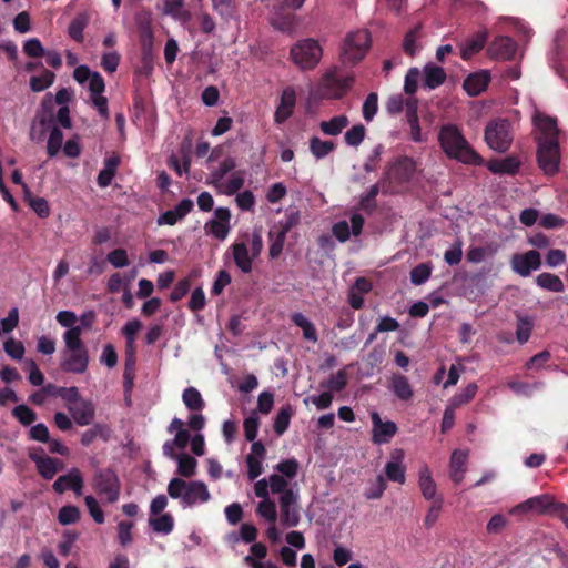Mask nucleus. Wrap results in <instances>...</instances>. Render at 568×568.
<instances>
[{"label":"nucleus","instance_id":"f257e3e1","mask_svg":"<svg viewBox=\"0 0 568 568\" xmlns=\"http://www.w3.org/2000/svg\"><path fill=\"white\" fill-rule=\"evenodd\" d=\"M438 143L445 155L467 165H484L483 156L470 145L462 130L453 123L443 124L438 133Z\"/></svg>","mask_w":568,"mask_h":568},{"label":"nucleus","instance_id":"f03ea898","mask_svg":"<svg viewBox=\"0 0 568 568\" xmlns=\"http://www.w3.org/2000/svg\"><path fill=\"white\" fill-rule=\"evenodd\" d=\"M416 171L415 161L409 156L397 158L389 164L382 178V192L395 193V186L409 182Z\"/></svg>","mask_w":568,"mask_h":568},{"label":"nucleus","instance_id":"7ed1b4c3","mask_svg":"<svg viewBox=\"0 0 568 568\" xmlns=\"http://www.w3.org/2000/svg\"><path fill=\"white\" fill-rule=\"evenodd\" d=\"M323 57V48L313 38L297 41L290 50L292 62L302 71L313 70Z\"/></svg>","mask_w":568,"mask_h":568},{"label":"nucleus","instance_id":"20e7f679","mask_svg":"<svg viewBox=\"0 0 568 568\" xmlns=\"http://www.w3.org/2000/svg\"><path fill=\"white\" fill-rule=\"evenodd\" d=\"M371 47V34L367 30L349 32L343 42L341 61L343 64L354 65L364 59Z\"/></svg>","mask_w":568,"mask_h":568},{"label":"nucleus","instance_id":"39448f33","mask_svg":"<svg viewBox=\"0 0 568 568\" xmlns=\"http://www.w3.org/2000/svg\"><path fill=\"white\" fill-rule=\"evenodd\" d=\"M487 145L497 152H506L513 143L511 124L507 119L490 120L484 132Z\"/></svg>","mask_w":568,"mask_h":568},{"label":"nucleus","instance_id":"423d86ee","mask_svg":"<svg viewBox=\"0 0 568 568\" xmlns=\"http://www.w3.org/2000/svg\"><path fill=\"white\" fill-rule=\"evenodd\" d=\"M54 123V101L52 93H47L30 128V139L42 142Z\"/></svg>","mask_w":568,"mask_h":568},{"label":"nucleus","instance_id":"0eeeda50","mask_svg":"<svg viewBox=\"0 0 568 568\" xmlns=\"http://www.w3.org/2000/svg\"><path fill=\"white\" fill-rule=\"evenodd\" d=\"M92 488L100 497H104L109 504H114L120 497L121 483L113 469H98L92 478Z\"/></svg>","mask_w":568,"mask_h":568},{"label":"nucleus","instance_id":"6e6552de","mask_svg":"<svg viewBox=\"0 0 568 568\" xmlns=\"http://www.w3.org/2000/svg\"><path fill=\"white\" fill-rule=\"evenodd\" d=\"M537 162L547 175L558 172L560 162L558 138L538 139Z\"/></svg>","mask_w":568,"mask_h":568},{"label":"nucleus","instance_id":"1a4fd4ad","mask_svg":"<svg viewBox=\"0 0 568 568\" xmlns=\"http://www.w3.org/2000/svg\"><path fill=\"white\" fill-rule=\"evenodd\" d=\"M353 74L338 75L335 71L327 72L320 82V93L324 99H342L353 87Z\"/></svg>","mask_w":568,"mask_h":568},{"label":"nucleus","instance_id":"9d476101","mask_svg":"<svg viewBox=\"0 0 568 568\" xmlns=\"http://www.w3.org/2000/svg\"><path fill=\"white\" fill-rule=\"evenodd\" d=\"M510 268L521 277H528L534 271L541 267V255L537 250H529L525 253H515L509 260Z\"/></svg>","mask_w":568,"mask_h":568},{"label":"nucleus","instance_id":"9b49d317","mask_svg":"<svg viewBox=\"0 0 568 568\" xmlns=\"http://www.w3.org/2000/svg\"><path fill=\"white\" fill-rule=\"evenodd\" d=\"M297 501L298 495L293 490H287L280 496V520L282 526L296 527L300 524L301 514Z\"/></svg>","mask_w":568,"mask_h":568},{"label":"nucleus","instance_id":"f8f14e48","mask_svg":"<svg viewBox=\"0 0 568 568\" xmlns=\"http://www.w3.org/2000/svg\"><path fill=\"white\" fill-rule=\"evenodd\" d=\"M372 419V442L376 445L387 444L398 430L397 425L392 422H383L377 412H373Z\"/></svg>","mask_w":568,"mask_h":568},{"label":"nucleus","instance_id":"ddd939ff","mask_svg":"<svg viewBox=\"0 0 568 568\" xmlns=\"http://www.w3.org/2000/svg\"><path fill=\"white\" fill-rule=\"evenodd\" d=\"M554 505V498L548 494H544L528 498L527 500L514 506L509 510V514L514 516L528 513L544 514Z\"/></svg>","mask_w":568,"mask_h":568},{"label":"nucleus","instance_id":"4468645a","mask_svg":"<svg viewBox=\"0 0 568 568\" xmlns=\"http://www.w3.org/2000/svg\"><path fill=\"white\" fill-rule=\"evenodd\" d=\"M89 365V352L88 348L77 351H64L63 358L60 363V367L63 372L82 374L87 371Z\"/></svg>","mask_w":568,"mask_h":568},{"label":"nucleus","instance_id":"2eb2a0df","mask_svg":"<svg viewBox=\"0 0 568 568\" xmlns=\"http://www.w3.org/2000/svg\"><path fill=\"white\" fill-rule=\"evenodd\" d=\"M83 485L84 481L81 471L78 468H71L68 474L57 478L52 488L57 494H63L67 489H71L77 496H81Z\"/></svg>","mask_w":568,"mask_h":568},{"label":"nucleus","instance_id":"dca6fc26","mask_svg":"<svg viewBox=\"0 0 568 568\" xmlns=\"http://www.w3.org/2000/svg\"><path fill=\"white\" fill-rule=\"evenodd\" d=\"M296 105V92L293 87H286L281 94L280 103L274 113V121L277 124L286 122L294 113Z\"/></svg>","mask_w":568,"mask_h":568},{"label":"nucleus","instance_id":"f3484780","mask_svg":"<svg viewBox=\"0 0 568 568\" xmlns=\"http://www.w3.org/2000/svg\"><path fill=\"white\" fill-rule=\"evenodd\" d=\"M517 51L516 42L507 36H498L488 47V53L491 58L498 60H511Z\"/></svg>","mask_w":568,"mask_h":568},{"label":"nucleus","instance_id":"a211bd4d","mask_svg":"<svg viewBox=\"0 0 568 568\" xmlns=\"http://www.w3.org/2000/svg\"><path fill=\"white\" fill-rule=\"evenodd\" d=\"M29 458L36 464L38 473L47 480L52 479L59 471L60 462L55 458L44 455V450L30 452Z\"/></svg>","mask_w":568,"mask_h":568},{"label":"nucleus","instance_id":"6ab92c4d","mask_svg":"<svg viewBox=\"0 0 568 568\" xmlns=\"http://www.w3.org/2000/svg\"><path fill=\"white\" fill-rule=\"evenodd\" d=\"M211 494L207 486L201 480L189 481L186 490L184 491L182 505L184 507H192L196 504L207 503Z\"/></svg>","mask_w":568,"mask_h":568},{"label":"nucleus","instance_id":"aec40b11","mask_svg":"<svg viewBox=\"0 0 568 568\" xmlns=\"http://www.w3.org/2000/svg\"><path fill=\"white\" fill-rule=\"evenodd\" d=\"M214 215L215 219L209 221L205 229L216 239L224 240L230 232L231 212L227 207H217Z\"/></svg>","mask_w":568,"mask_h":568},{"label":"nucleus","instance_id":"412c9836","mask_svg":"<svg viewBox=\"0 0 568 568\" xmlns=\"http://www.w3.org/2000/svg\"><path fill=\"white\" fill-rule=\"evenodd\" d=\"M68 410L79 426L90 425L95 417V407L92 402L81 398L77 404L68 405Z\"/></svg>","mask_w":568,"mask_h":568},{"label":"nucleus","instance_id":"4be33fe9","mask_svg":"<svg viewBox=\"0 0 568 568\" xmlns=\"http://www.w3.org/2000/svg\"><path fill=\"white\" fill-rule=\"evenodd\" d=\"M521 161L516 155H508L504 159H494L486 163L487 169L494 174L515 175L518 173Z\"/></svg>","mask_w":568,"mask_h":568},{"label":"nucleus","instance_id":"5701e85b","mask_svg":"<svg viewBox=\"0 0 568 568\" xmlns=\"http://www.w3.org/2000/svg\"><path fill=\"white\" fill-rule=\"evenodd\" d=\"M490 82V74L488 71H479L470 73L463 83L464 90L470 97H477L484 92Z\"/></svg>","mask_w":568,"mask_h":568},{"label":"nucleus","instance_id":"b1692460","mask_svg":"<svg viewBox=\"0 0 568 568\" xmlns=\"http://www.w3.org/2000/svg\"><path fill=\"white\" fill-rule=\"evenodd\" d=\"M233 260L235 265L243 272L252 271L253 257L250 255L248 247L245 242H235L232 245Z\"/></svg>","mask_w":568,"mask_h":568},{"label":"nucleus","instance_id":"393cba45","mask_svg":"<svg viewBox=\"0 0 568 568\" xmlns=\"http://www.w3.org/2000/svg\"><path fill=\"white\" fill-rule=\"evenodd\" d=\"M23 197L40 219H45L50 215L51 211L48 201L44 197L34 196L28 185H23Z\"/></svg>","mask_w":568,"mask_h":568},{"label":"nucleus","instance_id":"a878e982","mask_svg":"<svg viewBox=\"0 0 568 568\" xmlns=\"http://www.w3.org/2000/svg\"><path fill=\"white\" fill-rule=\"evenodd\" d=\"M390 388L395 396L404 402L412 399L414 395L408 378L402 374H394L392 376Z\"/></svg>","mask_w":568,"mask_h":568},{"label":"nucleus","instance_id":"bb28decb","mask_svg":"<svg viewBox=\"0 0 568 568\" xmlns=\"http://www.w3.org/2000/svg\"><path fill=\"white\" fill-rule=\"evenodd\" d=\"M111 437V429L105 424L97 423L87 429L81 436V444L84 447L90 446L97 438L108 442Z\"/></svg>","mask_w":568,"mask_h":568},{"label":"nucleus","instance_id":"cd10ccee","mask_svg":"<svg viewBox=\"0 0 568 568\" xmlns=\"http://www.w3.org/2000/svg\"><path fill=\"white\" fill-rule=\"evenodd\" d=\"M236 166V161L232 156L225 158L220 165L212 170L210 173V179L206 181V184L212 185L214 187H219L223 178L233 171Z\"/></svg>","mask_w":568,"mask_h":568},{"label":"nucleus","instance_id":"c85d7f7f","mask_svg":"<svg viewBox=\"0 0 568 568\" xmlns=\"http://www.w3.org/2000/svg\"><path fill=\"white\" fill-rule=\"evenodd\" d=\"M446 80V72L442 67L427 64L424 68V87L433 90L442 85Z\"/></svg>","mask_w":568,"mask_h":568},{"label":"nucleus","instance_id":"c756f323","mask_svg":"<svg viewBox=\"0 0 568 568\" xmlns=\"http://www.w3.org/2000/svg\"><path fill=\"white\" fill-rule=\"evenodd\" d=\"M486 41V31H479L475 33L462 49V58L464 60L470 59L474 54L478 53L485 47Z\"/></svg>","mask_w":568,"mask_h":568},{"label":"nucleus","instance_id":"7c9ffc66","mask_svg":"<svg viewBox=\"0 0 568 568\" xmlns=\"http://www.w3.org/2000/svg\"><path fill=\"white\" fill-rule=\"evenodd\" d=\"M348 124H349L348 118L344 114H341V115L333 116L328 121H322L320 123V128L324 134L336 136L339 133H342V131L345 128H347Z\"/></svg>","mask_w":568,"mask_h":568},{"label":"nucleus","instance_id":"2f4dec72","mask_svg":"<svg viewBox=\"0 0 568 568\" xmlns=\"http://www.w3.org/2000/svg\"><path fill=\"white\" fill-rule=\"evenodd\" d=\"M419 488L425 499L433 501L437 498L436 491L437 486L436 483L433 480L430 471L428 467H423L419 470Z\"/></svg>","mask_w":568,"mask_h":568},{"label":"nucleus","instance_id":"473e14b6","mask_svg":"<svg viewBox=\"0 0 568 568\" xmlns=\"http://www.w3.org/2000/svg\"><path fill=\"white\" fill-rule=\"evenodd\" d=\"M182 400L191 412H202L205 407V402L201 393L193 386L183 390Z\"/></svg>","mask_w":568,"mask_h":568},{"label":"nucleus","instance_id":"72a5a7b5","mask_svg":"<svg viewBox=\"0 0 568 568\" xmlns=\"http://www.w3.org/2000/svg\"><path fill=\"white\" fill-rule=\"evenodd\" d=\"M536 284L549 292L554 293H562L565 291V285L561 278L551 273H541L536 277Z\"/></svg>","mask_w":568,"mask_h":568},{"label":"nucleus","instance_id":"f704fd0d","mask_svg":"<svg viewBox=\"0 0 568 568\" xmlns=\"http://www.w3.org/2000/svg\"><path fill=\"white\" fill-rule=\"evenodd\" d=\"M244 181L245 173L243 171H236L232 174V176L226 183L222 181L221 185L215 189L217 190L219 193L231 196L237 193L243 187Z\"/></svg>","mask_w":568,"mask_h":568},{"label":"nucleus","instance_id":"c9c22d12","mask_svg":"<svg viewBox=\"0 0 568 568\" xmlns=\"http://www.w3.org/2000/svg\"><path fill=\"white\" fill-rule=\"evenodd\" d=\"M497 252V247L493 244L485 246H470L466 253V258L470 263H480L485 258L494 256Z\"/></svg>","mask_w":568,"mask_h":568},{"label":"nucleus","instance_id":"e433bc0d","mask_svg":"<svg viewBox=\"0 0 568 568\" xmlns=\"http://www.w3.org/2000/svg\"><path fill=\"white\" fill-rule=\"evenodd\" d=\"M382 191V179L371 186L368 192L361 196L359 207L371 214L377 207L376 196Z\"/></svg>","mask_w":568,"mask_h":568},{"label":"nucleus","instance_id":"4c0bfd02","mask_svg":"<svg viewBox=\"0 0 568 568\" xmlns=\"http://www.w3.org/2000/svg\"><path fill=\"white\" fill-rule=\"evenodd\" d=\"M292 322L302 328L303 337L313 343L317 342V333L314 324L310 322L302 313H295L292 315Z\"/></svg>","mask_w":568,"mask_h":568},{"label":"nucleus","instance_id":"58836bf2","mask_svg":"<svg viewBox=\"0 0 568 568\" xmlns=\"http://www.w3.org/2000/svg\"><path fill=\"white\" fill-rule=\"evenodd\" d=\"M422 37V26L417 24L410 29L404 37L403 50L407 55L414 57L419 47L417 40Z\"/></svg>","mask_w":568,"mask_h":568},{"label":"nucleus","instance_id":"ea45409f","mask_svg":"<svg viewBox=\"0 0 568 568\" xmlns=\"http://www.w3.org/2000/svg\"><path fill=\"white\" fill-rule=\"evenodd\" d=\"M149 525L155 532L168 535L174 528V518L170 513H165L155 518L151 517Z\"/></svg>","mask_w":568,"mask_h":568},{"label":"nucleus","instance_id":"a19ab883","mask_svg":"<svg viewBox=\"0 0 568 568\" xmlns=\"http://www.w3.org/2000/svg\"><path fill=\"white\" fill-rule=\"evenodd\" d=\"M175 460L178 462V474L180 476L190 478L195 475L197 460L194 457L187 454H180Z\"/></svg>","mask_w":568,"mask_h":568},{"label":"nucleus","instance_id":"79ce46f5","mask_svg":"<svg viewBox=\"0 0 568 568\" xmlns=\"http://www.w3.org/2000/svg\"><path fill=\"white\" fill-rule=\"evenodd\" d=\"M81 334H82L81 326L71 327L70 329L64 332L63 339L65 343L67 351H77V349L87 348L81 339Z\"/></svg>","mask_w":568,"mask_h":568},{"label":"nucleus","instance_id":"37998d69","mask_svg":"<svg viewBox=\"0 0 568 568\" xmlns=\"http://www.w3.org/2000/svg\"><path fill=\"white\" fill-rule=\"evenodd\" d=\"M292 415H293V409H292L291 405H285L278 410V413L275 416L274 425H273L274 432L277 435L281 436L287 430Z\"/></svg>","mask_w":568,"mask_h":568},{"label":"nucleus","instance_id":"c03bdc74","mask_svg":"<svg viewBox=\"0 0 568 568\" xmlns=\"http://www.w3.org/2000/svg\"><path fill=\"white\" fill-rule=\"evenodd\" d=\"M335 149L333 141H322L317 136H313L310 140V150L316 159H323L328 155Z\"/></svg>","mask_w":568,"mask_h":568},{"label":"nucleus","instance_id":"a18cd8bd","mask_svg":"<svg viewBox=\"0 0 568 568\" xmlns=\"http://www.w3.org/2000/svg\"><path fill=\"white\" fill-rule=\"evenodd\" d=\"M536 124L544 134L540 139H550L552 136L557 138L558 128L556 119L548 115H538L536 116Z\"/></svg>","mask_w":568,"mask_h":568},{"label":"nucleus","instance_id":"49530a36","mask_svg":"<svg viewBox=\"0 0 568 568\" xmlns=\"http://www.w3.org/2000/svg\"><path fill=\"white\" fill-rule=\"evenodd\" d=\"M136 355H125L124 372H123V386L126 393H130L133 387L135 377Z\"/></svg>","mask_w":568,"mask_h":568},{"label":"nucleus","instance_id":"de8ad7c7","mask_svg":"<svg viewBox=\"0 0 568 568\" xmlns=\"http://www.w3.org/2000/svg\"><path fill=\"white\" fill-rule=\"evenodd\" d=\"M286 235L283 233L277 232L273 227L268 232V240H270V248H268V255L271 258H277L284 247Z\"/></svg>","mask_w":568,"mask_h":568},{"label":"nucleus","instance_id":"09e8293b","mask_svg":"<svg viewBox=\"0 0 568 568\" xmlns=\"http://www.w3.org/2000/svg\"><path fill=\"white\" fill-rule=\"evenodd\" d=\"M55 79V74L49 70H43L40 75H33L30 79V89L33 92H41L49 88Z\"/></svg>","mask_w":568,"mask_h":568},{"label":"nucleus","instance_id":"8fccbe9b","mask_svg":"<svg viewBox=\"0 0 568 568\" xmlns=\"http://www.w3.org/2000/svg\"><path fill=\"white\" fill-rule=\"evenodd\" d=\"M405 474L406 467L400 462L392 460L385 466V475L392 481L404 484L406 479Z\"/></svg>","mask_w":568,"mask_h":568},{"label":"nucleus","instance_id":"3c124183","mask_svg":"<svg viewBox=\"0 0 568 568\" xmlns=\"http://www.w3.org/2000/svg\"><path fill=\"white\" fill-rule=\"evenodd\" d=\"M347 385V373L345 369H339L336 374L332 375L321 386L327 388L331 393L342 392Z\"/></svg>","mask_w":568,"mask_h":568},{"label":"nucleus","instance_id":"603ef678","mask_svg":"<svg viewBox=\"0 0 568 568\" xmlns=\"http://www.w3.org/2000/svg\"><path fill=\"white\" fill-rule=\"evenodd\" d=\"M12 416L23 426H30L37 420V414L29 406L21 404L12 409Z\"/></svg>","mask_w":568,"mask_h":568},{"label":"nucleus","instance_id":"864d4df0","mask_svg":"<svg viewBox=\"0 0 568 568\" xmlns=\"http://www.w3.org/2000/svg\"><path fill=\"white\" fill-rule=\"evenodd\" d=\"M478 390V386L476 383H469L462 392L455 394L450 404L455 407H460L467 403H469L476 395Z\"/></svg>","mask_w":568,"mask_h":568},{"label":"nucleus","instance_id":"5fc2aeb1","mask_svg":"<svg viewBox=\"0 0 568 568\" xmlns=\"http://www.w3.org/2000/svg\"><path fill=\"white\" fill-rule=\"evenodd\" d=\"M88 24V19L83 14L77 16L69 24V36L77 42H83V31Z\"/></svg>","mask_w":568,"mask_h":568},{"label":"nucleus","instance_id":"6e6d98bb","mask_svg":"<svg viewBox=\"0 0 568 568\" xmlns=\"http://www.w3.org/2000/svg\"><path fill=\"white\" fill-rule=\"evenodd\" d=\"M63 142V133L58 126H53L50 131L48 142H47V152L49 156H55Z\"/></svg>","mask_w":568,"mask_h":568},{"label":"nucleus","instance_id":"4d7b16f0","mask_svg":"<svg viewBox=\"0 0 568 568\" xmlns=\"http://www.w3.org/2000/svg\"><path fill=\"white\" fill-rule=\"evenodd\" d=\"M80 510L77 506L65 505L58 513V520L61 525L75 524L80 519Z\"/></svg>","mask_w":568,"mask_h":568},{"label":"nucleus","instance_id":"13d9d810","mask_svg":"<svg viewBox=\"0 0 568 568\" xmlns=\"http://www.w3.org/2000/svg\"><path fill=\"white\" fill-rule=\"evenodd\" d=\"M377 110H378V95L375 92H371L366 97V99L363 103V108H362V113H363L364 120L366 122H371L374 119V116L376 115Z\"/></svg>","mask_w":568,"mask_h":568},{"label":"nucleus","instance_id":"bf43d9fd","mask_svg":"<svg viewBox=\"0 0 568 568\" xmlns=\"http://www.w3.org/2000/svg\"><path fill=\"white\" fill-rule=\"evenodd\" d=\"M432 274V266L428 263H420L412 268L410 271V282L414 285L424 284Z\"/></svg>","mask_w":568,"mask_h":568},{"label":"nucleus","instance_id":"052dcab7","mask_svg":"<svg viewBox=\"0 0 568 568\" xmlns=\"http://www.w3.org/2000/svg\"><path fill=\"white\" fill-rule=\"evenodd\" d=\"M365 133L363 124L353 125L344 135L345 143L349 146H358L364 141Z\"/></svg>","mask_w":568,"mask_h":568},{"label":"nucleus","instance_id":"680f3d73","mask_svg":"<svg viewBox=\"0 0 568 568\" xmlns=\"http://www.w3.org/2000/svg\"><path fill=\"white\" fill-rule=\"evenodd\" d=\"M256 511L261 517L265 518L268 523L275 524L277 514L274 501L270 499L260 501Z\"/></svg>","mask_w":568,"mask_h":568},{"label":"nucleus","instance_id":"e2e57ef3","mask_svg":"<svg viewBox=\"0 0 568 568\" xmlns=\"http://www.w3.org/2000/svg\"><path fill=\"white\" fill-rule=\"evenodd\" d=\"M23 53L29 58H42L45 54V50L38 38H31L23 44Z\"/></svg>","mask_w":568,"mask_h":568},{"label":"nucleus","instance_id":"0e129e2a","mask_svg":"<svg viewBox=\"0 0 568 568\" xmlns=\"http://www.w3.org/2000/svg\"><path fill=\"white\" fill-rule=\"evenodd\" d=\"M3 348H4V352L8 354V356H10L12 359H17V361L22 359L24 352H26L22 342L17 341L12 337H10L9 339H7L4 342Z\"/></svg>","mask_w":568,"mask_h":568},{"label":"nucleus","instance_id":"69168bd1","mask_svg":"<svg viewBox=\"0 0 568 568\" xmlns=\"http://www.w3.org/2000/svg\"><path fill=\"white\" fill-rule=\"evenodd\" d=\"M444 499L442 496H438L429 507L425 519L424 525L426 528H430L435 525V523L438 520L442 507H443Z\"/></svg>","mask_w":568,"mask_h":568},{"label":"nucleus","instance_id":"338daca9","mask_svg":"<svg viewBox=\"0 0 568 568\" xmlns=\"http://www.w3.org/2000/svg\"><path fill=\"white\" fill-rule=\"evenodd\" d=\"M298 466V462L295 458H290L278 463L275 469L282 474L281 476L292 479L297 475Z\"/></svg>","mask_w":568,"mask_h":568},{"label":"nucleus","instance_id":"774afa93","mask_svg":"<svg viewBox=\"0 0 568 568\" xmlns=\"http://www.w3.org/2000/svg\"><path fill=\"white\" fill-rule=\"evenodd\" d=\"M260 418L253 413L251 416L246 417L243 423L244 435L247 442L255 440L258 432Z\"/></svg>","mask_w":568,"mask_h":568}]
</instances>
